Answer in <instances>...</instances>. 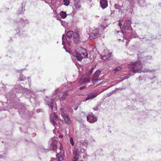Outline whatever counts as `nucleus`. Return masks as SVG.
<instances>
[{
    "mask_svg": "<svg viewBox=\"0 0 161 161\" xmlns=\"http://www.w3.org/2000/svg\"><path fill=\"white\" fill-rule=\"evenodd\" d=\"M142 65L141 63L139 61L131 63L129 66V70L130 72L133 73L137 72H152L155 71V70H149L144 69H142Z\"/></svg>",
    "mask_w": 161,
    "mask_h": 161,
    "instance_id": "nucleus-1",
    "label": "nucleus"
},
{
    "mask_svg": "<svg viewBox=\"0 0 161 161\" xmlns=\"http://www.w3.org/2000/svg\"><path fill=\"white\" fill-rule=\"evenodd\" d=\"M16 92L18 93L23 92L24 93L26 97L30 98V101L33 102L36 100L37 96L34 92L31 90L24 88L20 85H18L16 87Z\"/></svg>",
    "mask_w": 161,
    "mask_h": 161,
    "instance_id": "nucleus-2",
    "label": "nucleus"
},
{
    "mask_svg": "<svg viewBox=\"0 0 161 161\" xmlns=\"http://www.w3.org/2000/svg\"><path fill=\"white\" fill-rule=\"evenodd\" d=\"M86 151L84 148L79 149L78 148H75L73 152L74 156L72 159V161H78L79 155H81L84 159H86L88 155L85 152Z\"/></svg>",
    "mask_w": 161,
    "mask_h": 161,
    "instance_id": "nucleus-3",
    "label": "nucleus"
},
{
    "mask_svg": "<svg viewBox=\"0 0 161 161\" xmlns=\"http://www.w3.org/2000/svg\"><path fill=\"white\" fill-rule=\"evenodd\" d=\"M74 33L72 31H68L66 34V36L63 35L62 37V44L63 45V48L66 49L65 45L67 44L69 46L71 45V42L69 41V40L71 38L72 35H74Z\"/></svg>",
    "mask_w": 161,
    "mask_h": 161,
    "instance_id": "nucleus-4",
    "label": "nucleus"
},
{
    "mask_svg": "<svg viewBox=\"0 0 161 161\" xmlns=\"http://www.w3.org/2000/svg\"><path fill=\"white\" fill-rule=\"evenodd\" d=\"M87 121L90 123H94L97 120V118L92 113H89L86 116Z\"/></svg>",
    "mask_w": 161,
    "mask_h": 161,
    "instance_id": "nucleus-5",
    "label": "nucleus"
},
{
    "mask_svg": "<svg viewBox=\"0 0 161 161\" xmlns=\"http://www.w3.org/2000/svg\"><path fill=\"white\" fill-rule=\"evenodd\" d=\"M111 52H109V51L108 50H105L102 53L101 58L104 60L110 59L111 56Z\"/></svg>",
    "mask_w": 161,
    "mask_h": 161,
    "instance_id": "nucleus-6",
    "label": "nucleus"
},
{
    "mask_svg": "<svg viewBox=\"0 0 161 161\" xmlns=\"http://www.w3.org/2000/svg\"><path fill=\"white\" fill-rule=\"evenodd\" d=\"M131 21L130 20L128 19L123 24V29L125 31H132V28L131 26Z\"/></svg>",
    "mask_w": 161,
    "mask_h": 161,
    "instance_id": "nucleus-7",
    "label": "nucleus"
},
{
    "mask_svg": "<svg viewBox=\"0 0 161 161\" xmlns=\"http://www.w3.org/2000/svg\"><path fill=\"white\" fill-rule=\"evenodd\" d=\"M50 122L54 126L55 128L57 125V123L56 121L58 119V117L55 112H54L53 114H50Z\"/></svg>",
    "mask_w": 161,
    "mask_h": 161,
    "instance_id": "nucleus-8",
    "label": "nucleus"
},
{
    "mask_svg": "<svg viewBox=\"0 0 161 161\" xmlns=\"http://www.w3.org/2000/svg\"><path fill=\"white\" fill-rule=\"evenodd\" d=\"M61 115L62 117L64 118L66 124L68 125H70L71 124V120L66 111L62 112Z\"/></svg>",
    "mask_w": 161,
    "mask_h": 161,
    "instance_id": "nucleus-9",
    "label": "nucleus"
},
{
    "mask_svg": "<svg viewBox=\"0 0 161 161\" xmlns=\"http://www.w3.org/2000/svg\"><path fill=\"white\" fill-rule=\"evenodd\" d=\"M99 33L98 29H96L93 30L89 35V39H93L96 38L99 35Z\"/></svg>",
    "mask_w": 161,
    "mask_h": 161,
    "instance_id": "nucleus-10",
    "label": "nucleus"
},
{
    "mask_svg": "<svg viewBox=\"0 0 161 161\" xmlns=\"http://www.w3.org/2000/svg\"><path fill=\"white\" fill-rule=\"evenodd\" d=\"M51 145L50 149L51 150L56 151L57 145V141L55 138L51 139Z\"/></svg>",
    "mask_w": 161,
    "mask_h": 161,
    "instance_id": "nucleus-11",
    "label": "nucleus"
},
{
    "mask_svg": "<svg viewBox=\"0 0 161 161\" xmlns=\"http://www.w3.org/2000/svg\"><path fill=\"white\" fill-rule=\"evenodd\" d=\"M101 73V71L100 70H98L94 74L92 79V83L94 84L98 81L99 80L98 78Z\"/></svg>",
    "mask_w": 161,
    "mask_h": 161,
    "instance_id": "nucleus-12",
    "label": "nucleus"
},
{
    "mask_svg": "<svg viewBox=\"0 0 161 161\" xmlns=\"http://www.w3.org/2000/svg\"><path fill=\"white\" fill-rule=\"evenodd\" d=\"M73 41L75 43H79L80 41V37L79 35L77 33L74 32L73 36Z\"/></svg>",
    "mask_w": 161,
    "mask_h": 161,
    "instance_id": "nucleus-13",
    "label": "nucleus"
},
{
    "mask_svg": "<svg viewBox=\"0 0 161 161\" xmlns=\"http://www.w3.org/2000/svg\"><path fill=\"white\" fill-rule=\"evenodd\" d=\"M73 55L74 57L76 58L78 61H81L83 58L81 53H78L77 52L75 51L73 53Z\"/></svg>",
    "mask_w": 161,
    "mask_h": 161,
    "instance_id": "nucleus-14",
    "label": "nucleus"
},
{
    "mask_svg": "<svg viewBox=\"0 0 161 161\" xmlns=\"http://www.w3.org/2000/svg\"><path fill=\"white\" fill-rule=\"evenodd\" d=\"M100 5L102 8L103 9H105L108 6V1L107 0H100Z\"/></svg>",
    "mask_w": 161,
    "mask_h": 161,
    "instance_id": "nucleus-15",
    "label": "nucleus"
},
{
    "mask_svg": "<svg viewBox=\"0 0 161 161\" xmlns=\"http://www.w3.org/2000/svg\"><path fill=\"white\" fill-rule=\"evenodd\" d=\"M98 94V93H97L96 92L90 94L88 95V96L86 98V101L93 99L96 97Z\"/></svg>",
    "mask_w": 161,
    "mask_h": 161,
    "instance_id": "nucleus-16",
    "label": "nucleus"
},
{
    "mask_svg": "<svg viewBox=\"0 0 161 161\" xmlns=\"http://www.w3.org/2000/svg\"><path fill=\"white\" fill-rule=\"evenodd\" d=\"M28 23V21L27 20L21 19L19 21L18 24L20 27H23Z\"/></svg>",
    "mask_w": 161,
    "mask_h": 161,
    "instance_id": "nucleus-17",
    "label": "nucleus"
},
{
    "mask_svg": "<svg viewBox=\"0 0 161 161\" xmlns=\"http://www.w3.org/2000/svg\"><path fill=\"white\" fill-rule=\"evenodd\" d=\"M54 98L51 99L50 102H47V105L51 108V111H53L54 109L53 108Z\"/></svg>",
    "mask_w": 161,
    "mask_h": 161,
    "instance_id": "nucleus-18",
    "label": "nucleus"
},
{
    "mask_svg": "<svg viewBox=\"0 0 161 161\" xmlns=\"http://www.w3.org/2000/svg\"><path fill=\"white\" fill-rule=\"evenodd\" d=\"M68 92L69 91H68L66 92L63 93L62 95L60 97V101H63L66 98V97L69 95Z\"/></svg>",
    "mask_w": 161,
    "mask_h": 161,
    "instance_id": "nucleus-19",
    "label": "nucleus"
},
{
    "mask_svg": "<svg viewBox=\"0 0 161 161\" xmlns=\"http://www.w3.org/2000/svg\"><path fill=\"white\" fill-rule=\"evenodd\" d=\"M90 78L89 77H87V78H81L80 80L79 81V82L80 83H82L85 82H89L90 81Z\"/></svg>",
    "mask_w": 161,
    "mask_h": 161,
    "instance_id": "nucleus-20",
    "label": "nucleus"
},
{
    "mask_svg": "<svg viewBox=\"0 0 161 161\" xmlns=\"http://www.w3.org/2000/svg\"><path fill=\"white\" fill-rule=\"evenodd\" d=\"M83 58H87L88 57V54L86 50L84 49H83L82 52L81 53Z\"/></svg>",
    "mask_w": 161,
    "mask_h": 161,
    "instance_id": "nucleus-21",
    "label": "nucleus"
},
{
    "mask_svg": "<svg viewBox=\"0 0 161 161\" xmlns=\"http://www.w3.org/2000/svg\"><path fill=\"white\" fill-rule=\"evenodd\" d=\"M140 5L144 7L146 5V0H137Z\"/></svg>",
    "mask_w": 161,
    "mask_h": 161,
    "instance_id": "nucleus-22",
    "label": "nucleus"
},
{
    "mask_svg": "<svg viewBox=\"0 0 161 161\" xmlns=\"http://www.w3.org/2000/svg\"><path fill=\"white\" fill-rule=\"evenodd\" d=\"M132 38L131 37H124L123 39V41H125V40H126V41L125 45L127 46L130 41V39Z\"/></svg>",
    "mask_w": 161,
    "mask_h": 161,
    "instance_id": "nucleus-23",
    "label": "nucleus"
},
{
    "mask_svg": "<svg viewBox=\"0 0 161 161\" xmlns=\"http://www.w3.org/2000/svg\"><path fill=\"white\" fill-rule=\"evenodd\" d=\"M60 15L61 17L63 19L65 18L67 16L66 13L63 11H61L60 12Z\"/></svg>",
    "mask_w": 161,
    "mask_h": 161,
    "instance_id": "nucleus-24",
    "label": "nucleus"
},
{
    "mask_svg": "<svg viewBox=\"0 0 161 161\" xmlns=\"http://www.w3.org/2000/svg\"><path fill=\"white\" fill-rule=\"evenodd\" d=\"M121 68L120 66H118L113 70V71L114 73H116L121 70Z\"/></svg>",
    "mask_w": 161,
    "mask_h": 161,
    "instance_id": "nucleus-25",
    "label": "nucleus"
},
{
    "mask_svg": "<svg viewBox=\"0 0 161 161\" xmlns=\"http://www.w3.org/2000/svg\"><path fill=\"white\" fill-rule=\"evenodd\" d=\"M115 11L118 12L119 13L120 12L121 10L120 8L119 7V6L117 4L115 5Z\"/></svg>",
    "mask_w": 161,
    "mask_h": 161,
    "instance_id": "nucleus-26",
    "label": "nucleus"
},
{
    "mask_svg": "<svg viewBox=\"0 0 161 161\" xmlns=\"http://www.w3.org/2000/svg\"><path fill=\"white\" fill-rule=\"evenodd\" d=\"M131 35L132 36V37H131L132 38L133 37L136 38L137 37V36L136 32L134 31H133V30L132 31H131Z\"/></svg>",
    "mask_w": 161,
    "mask_h": 161,
    "instance_id": "nucleus-27",
    "label": "nucleus"
},
{
    "mask_svg": "<svg viewBox=\"0 0 161 161\" xmlns=\"http://www.w3.org/2000/svg\"><path fill=\"white\" fill-rule=\"evenodd\" d=\"M26 79V77L22 74H21L19 78L20 81H24Z\"/></svg>",
    "mask_w": 161,
    "mask_h": 161,
    "instance_id": "nucleus-28",
    "label": "nucleus"
},
{
    "mask_svg": "<svg viewBox=\"0 0 161 161\" xmlns=\"http://www.w3.org/2000/svg\"><path fill=\"white\" fill-rule=\"evenodd\" d=\"M64 2V4L66 6H68L70 3L69 0H63Z\"/></svg>",
    "mask_w": 161,
    "mask_h": 161,
    "instance_id": "nucleus-29",
    "label": "nucleus"
},
{
    "mask_svg": "<svg viewBox=\"0 0 161 161\" xmlns=\"http://www.w3.org/2000/svg\"><path fill=\"white\" fill-rule=\"evenodd\" d=\"M69 142L71 145L73 146L74 145V140L72 137H70L69 139Z\"/></svg>",
    "mask_w": 161,
    "mask_h": 161,
    "instance_id": "nucleus-30",
    "label": "nucleus"
},
{
    "mask_svg": "<svg viewBox=\"0 0 161 161\" xmlns=\"http://www.w3.org/2000/svg\"><path fill=\"white\" fill-rule=\"evenodd\" d=\"M57 157H58L59 161H61L63 160V157L62 156L60 155L59 154H58Z\"/></svg>",
    "mask_w": 161,
    "mask_h": 161,
    "instance_id": "nucleus-31",
    "label": "nucleus"
},
{
    "mask_svg": "<svg viewBox=\"0 0 161 161\" xmlns=\"http://www.w3.org/2000/svg\"><path fill=\"white\" fill-rule=\"evenodd\" d=\"M120 89V88H115L114 90H112L111 91L112 93L113 94L115 92H116L118 90L121 89Z\"/></svg>",
    "mask_w": 161,
    "mask_h": 161,
    "instance_id": "nucleus-32",
    "label": "nucleus"
},
{
    "mask_svg": "<svg viewBox=\"0 0 161 161\" xmlns=\"http://www.w3.org/2000/svg\"><path fill=\"white\" fill-rule=\"evenodd\" d=\"M93 69H91L88 70V72L89 74L91 75L93 72Z\"/></svg>",
    "mask_w": 161,
    "mask_h": 161,
    "instance_id": "nucleus-33",
    "label": "nucleus"
},
{
    "mask_svg": "<svg viewBox=\"0 0 161 161\" xmlns=\"http://www.w3.org/2000/svg\"><path fill=\"white\" fill-rule=\"evenodd\" d=\"M61 23L62 25L64 26H65V21H61Z\"/></svg>",
    "mask_w": 161,
    "mask_h": 161,
    "instance_id": "nucleus-34",
    "label": "nucleus"
},
{
    "mask_svg": "<svg viewBox=\"0 0 161 161\" xmlns=\"http://www.w3.org/2000/svg\"><path fill=\"white\" fill-rule=\"evenodd\" d=\"M86 87V85L85 86H81V87H80V88H79V89L80 90H82L84 88H85Z\"/></svg>",
    "mask_w": 161,
    "mask_h": 161,
    "instance_id": "nucleus-35",
    "label": "nucleus"
},
{
    "mask_svg": "<svg viewBox=\"0 0 161 161\" xmlns=\"http://www.w3.org/2000/svg\"><path fill=\"white\" fill-rule=\"evenodd\" d=\"M112 94V93L111 92H109V93H108L107 94V96L108 97H110Z\"/></svg>",
    "mask_w": 161,
    "mask_h": 161,
    "instance_id": "nucleus-36",
    "label": "nucleus"
},
{
    "mask_svg": "<svg viewBox=\"0 0 161 161\" xmlns=\"http://www.w3.org/2000/svg\"><path fill=\"white\" fill-rule=\"evenodd\" d=\"M118 22H119V23L118 24V25L119 26H121L122 25V23L120 22V20H119L118 21Z\"/></svg>",
    "mask_w": 161,
    "mask_h": 161,
    "instance_id": "nucleus-37",
    "label": "nucleus"
},
{
    "mask_svg": "<svg viewBox=\"0 0 161 161\" xmlns=\"http://www.w3.org/2000/svg\"><path fill=\"white\" fill-rule=\"evenodd\" d=\"M18 33L17 34L19 35V36L21 35V30H18Z\"/></svg>",
    "mask_w": 161,
    "mask_h": 161,
    "instance_id": "nucleus-38",
    "label": "nucleus"
},
{
    "mask_svg": "<svg viewBox=\"0 0 161 161\" xmlns=\"http://www.w3.org/2000/svg\"><path fill=\"white\" fill-rule=\"evenodd\" d=\"M94 110L95 111H97L98 109V108L97 107H96L93 108Z\"/></svg>",
    "mask_w": 161,
    "mask_h": 161,
    "instance_id": "nucleus-39",
    "label": "nucleus"
},
{
    "mask_svg": "<svg viewBox=\"0 0 161 161\" xmlns=\"http://www.w3.org/2000/svg\"><path fill=\"white\" fill-rule=\"evenodd\" d=\"M120 32V31H115V34H116V33H119Z\"/></svg>",
    "mask_w": 161,
    "mask_h": 161,
    "instance_id": "nucleus-40",
    "label": "nucleus"
},
{
    "mask_svg": "<svg viewBox=\"0 0 161 161\" xmlns=\"http://www.w3.org/2000/svg\"><path fill=\"white\" fill-rule=\"evenodd\" d=\"M106 90L105 89H101V92H103L105 90Z\"/></svg>",
    "mask_w": 161,
    "mask_h": 161,
    "instance_id": "nucleus-41",
    "label": "nucleus"
},
{
    "mask_svg": "<svg viewBox=\"0 0 161 161\" xmlns=\"http://www.w3.org/2000/svg\"><path fill=\"white\" fill-rule=\"evenodd\" d=\"M78 107L77 106L75 108H74V109L75 110H76L78 109Z\"/></svg>",
    "mask_w": 161,
    "mask_h": 161,
    "instance_id": "nucleus-42",
    "label": "nucleus"
},
{
    "mask_svg": "<svg viewBox=\"0 0 161 161\" xmlns=\"http://www.w3.org/2000/svg\"><path fill=\"white\" fill-rule=\"evenodd\" d=\"M59 137L60 138H62L63 137V136L62 135H60L59 136Z\"/></svg>",
    "mask_w": 161,
    "mask_h": 161,
    "instance_id": "nucleus-43",
    "label": "nucleus"
},
{
    "mask_svg": "<svg viewBox=\"0 0 161 161\" xmlns=\"http://www.w3.org/2000/svg\"><path fill=\"white\" fill-rule=\"evenodd\" d=\"M82 113V114H84V115H85V112H82V113Z\"/></svg>",
    "mask_w": 161,
    "mask_h": 161,
    "instance_id": "nucleus-44",
    "label": "nucleus"
},
{
    "mask_svg": "<svg viewBox=\"0 0 161 161\" xmlns=\"http://www.w3.org/2000/svg\"><path fill=\"white\" fill-rule=\"evenodd\" d=\"M120 32L123 34V31H120Z\"/></svg>",
    "mask_w": 161,
    "mask_h": 161,
    "instance_id": "nucleus-45",
    "label": "nucleus"
},
{
    "mask_svg": "<svg viewBox=\"0 0 161 161\" xmlns=\"http://www.w3.org/2000/svg\"><path fill=\"white\" fill-rule=\"evenodd\" d=\"M131 73H130V76H131V75H134V74H131Z\"/></svg>",
    "mask_w": 161,
    "mask_h": 161,
    "instance_id": "nucleus-46",
    "label": "nucleus"
},
{
    "mask_svg": "<svg viewBox=\"0 0 161 161\" xmlns=\"http://www.w3.org/2000/svg\"><path fill=\"white\" fill-rule=\"evenodd\" d=\"M66 51L67 52H68L69 53H70L69 52H68V51H67L66 50Z\"/></svg>",
    "mask_w": 161,
    "mask_h": 161,
    "instance_id": "nucleus-47",
    "label": "nucleus"
},
{
    "mask_svg": "<svg viewBox=\"0 0 161 161\" xmlns=\"http://www.w3.org/2000/svg\"><path fill=\"white\" fill-rule=\"evenodd\" d=\"M130 76H129L128 77H127L126 78V79H127V78H128L130 77Z\"/></svg>",
    "mask_w": 161,
    "mask_h": 161,
    "instance_id": "nucleus-48",
    "label": "nucleus"
},
{
    "mask_svg": "<svg viewBox=\"0 0 161 161\" xmlns=\"http://www.w3.org/2000/svg\"><path fill=\"white\" fill-rule=\"evenodd\" d=\"M58 89L56 90V92H57V91H58Z\"/></svg>",
    "mask_w": 161,
    "mask_h": 161,
    "instance_id": "nucleus-49",
    "label": "nucleus"
},
{
    "mask_svg": "<svg viewBox=\"0 0 161 161\" xmlns=\"http://www.w3.org/2000/svg\"><path fill=\"white\" fill-rule=\"evenodd\" d=\"M2 156L1 155H0V158H2Z\"/></svg>",
    "mask_w": 161,
    "mask_h": 161,
    "instance_id": "nucleus-50",
    "label": "nucleus"
},
{
    "mask_svg": "<svg viewBox=\"0 0 161 161\" xmlns=\"http://www.w3.org/2000/svg\"><path fill=\"white\" fill-rule=\"evenodd\" d=\"M95 67H92L91 69H94Z\"/></svg>",
    "mask_w": 161,
    "mask_h": 161,
    "instance_id": "nucleus-51",
    "label": "nucleus"
},
{
    "mask_svg": "<svg viewBox=\"0 0 161 161\" xmlns=\"http://www.w3.org/2000/svg\"><path fill=\"white\" fill-rule=\"evenodd\" d=\"M120 7H123V6H121Z\"/></svg>",
    "mask_w": 161,
    "mask_h": 161,
    "instance_id": "nucleus-52",
    "label": "nucleus"
},
{
    "mask_svg": "<svg viewBox=\"0 0 161 161\" xmlns=\"http://www.w3.org/2000/svg\"><path fill=\"white\" fill-rule=\"evenodd\" d=\"M80 161H83L82 160H81Z\"/></svg>",
    "mask_w": 161,
    "mask_h": 161,
    "instance_id": "nucleus-53",
    "label": "nucleus"
}]
</instances>
